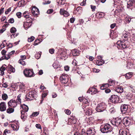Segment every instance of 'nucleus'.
Returning <instances> with one entry per match:
<instances>
[{"label": "nucleus", "instance_id": "f257e3e1", "mask_svg": "<svg viewBox=\"0 0 135 135\" xmlns=\"http://www.w3.org/2000/svg\"><path fill=\"white\" fill-rule=\"evenodd\" d=\"M127 41H118L117 42V47L118 49H123L128 47Z\"/></svg>", "mask_w": 135, "mask_h": 135}, {"label": "nucleus", "instance_id": "f03ea898", "mask_svg": "<svg viewBox=\"0 0 135 135\" xmlns=\"http://www.w3.org/2000/svg\"><path fill=\"white\" fill-rule=\"evenodd\" d=\"M23 74L25 76L27 77L31 78L35 75L32 70L27 69H26L24 70Z\"/></svg>", "mask_w": 135, "mask_h": 135}, {"label": "nucleus", "instance_id": "7ed1b4c3", "mask_svg": "<svg viewBox=\"0 0 135 135\" xmlns=\"http://www.w3.org/2000/svg\"><path fill=\"white\" fill-rule=\"evenodd\" d=\"M36 94L34 91H30L28 94L26 95V99L27 100H31L33 99L36 96Z\"/></svg>", "mask_w": 135, "mask_h": 135}, {"label": "nucleus", "instance_id": "20e7f679", "mask_svg": "<svg viewBox=\"0 0 135 135\" xmlns=\"http://www.w3.org/2000/svg\"><path fill=\"white\" fill-rule=\"evenodd\" d=\"M110 100V102L114 103H120L121 102L119 97L117 95H113L111 96Z\"/></svg>", "mask_w": 135, "mask_h": 135}, {"label": "nucleus", "instance_id": "39448f33", "mask_svg": "<svg viewBox=\"0 0 135 135\" xmlns=\"http://www.w3.org/2000/svg\"><path fill=\"white\" fill-rule=\"evenodd\" d=\"M106 105L104 103H101L98 104L96 108V110L98 112H103L106 108Z\"/></svg>", "mask_w": 135, "mask_h": 135}, {"label": "nucleus", "instance_id": "423d86ee", "mask_svg": "<svg viewBox=\"0 0 135 135\" xmlns=\"http://www.w3.org/2000/svg\"><path fill=\"white\" fill-rule=\"evenodd\" d=\"M61 82L64 84L66 83L68 81V78L67 75L62 74L60 78Z\"/></svg>", "mask_w": 135, "mask_h": 135}, {"label": "nucleus", "instance_id": "0eeeda50", "mask_svg": "<svg viewBox=\"0 0 135 135\" xmlns=\"http://www.w3.org/2000/svg\"><path fill=\"white\" fill-rule=\"evenodd\" d=\"M8 107H10L14 108L17 106V103L15 100L12 99L8 102Z\"/></svg>", "mask_w": 135, "mask_h": 135}, {"label": "nucleus", "instance_id": "6e6552de", "mask_svg": "<svg viewBox=\"0 0 135 135\" xmlns=\"http://www.w3.org/2000/svg\"><path fill=\"white\" fill-rule=\"evenodd\" d=\"M31 12L32 15L35 16H37L39 14V10L36 7H33L32 8Z\"/></svg>", "mask_w": 135, "mask_h": 135}, {"label": "nucleus", "instance_id": "1a4fd4ad", "mask_svg": "<svg viewBox=\"0 0 135 135\" xmlns=\"http://www.w3.org/2000/svg\"><path fill=\"white\" fill-rule=\"evenodd\" d=\"M122 122L121 120L119 118H117L114 121H112L111 123L113 125H114L116 127H118L120 125Z\"/></svg>", "mask_w": 135, "mask_h": 135}, {"label": "nucleus", "instance_id": "9d476101", "mask_svg": "<svg viewBox=\"0 0 135 135\" xmlns=\"http://www.w3.org/2000/svg\"><path fill=\"white\" fill-rule=\"evenodd\" d=\"M6 105L5 102H2L0 103V111L4 112L6 110Z\"/></svg>", "mask_w": 135, "mask_h": 135}, {"label": "nucleus", "instance_id": "9b49d317", "mask_svg": "<svg viewBox=\"0 0 135 135\" xmlns=\"http://www.w3.org/2000/svg\"><path fill=\"white\" fill-rule=\"evenodd\" d=\"M101 128V131L103 133H107L109 132H111L112 129L111 127H102Z\"/></svg>", "mask_w": 135, "mask_h": 135}, {"label": "nucleus", "instance_id": "f8f14e48", "mask_svg": "<svg viewBox=\"0 0 135 135\" xmlns=\"http://www.w3.org/2000/svg\"><path fill=\"white\" fill-rule=\"evenodd\" d=\"M130 119L128 117H125L123 120V123L126 127L129 125L130 123Z\"/></svg>", "mask_w": 135, "mask_h": 135}, {"label": "nucleus", "instance_id": "ddd939ff", "mask_svg": "<svg viewBox=\"0 0 135 135\" xmlns=\"http://www.w3.org/2000/svg\"><path fill=\"white\" fill-rule=\"evenodd\" d=\"M60 13L61 15H63L65 17H68L69 15V13L66 11L62 9H60Z\"/></svg>", "mask_w": 135, "mask_h": 135}, {"label": "nucleus", "instance_id": "4468645a", "mask_svg": "<svg viewBox=\"0 0 135 135\" xmlns=\"http://www.w3.org/2000/svg\"><path fill=\"white\" fill-rule=\"evenodd\" d=\"M31 21L25 22L24 23V27L25 29L29 28L31 25Z\"/></svg>", "mask_w": 135, "mask_h": 135}, {"label": "nucleus", "instance_id": "2eb2a0df", "mask_svg": "<svg viewBox=\"0 0 135 135\" xmlns=\"http://www.w3.org/2000/svg\"><path fill=\"white\" fill-rule=\"evenodd\" d=\"M89 90L90 91V93L91 94H95L98 93L97 89L91 87L89 88Z\"/></svg>", "mask_w": 135, "mask_h": 135}, {"label": "nucleus", "instance_id": "dca6fc26", "mask_svg": "<svg viewBox=\"0 0 135 135\" xmlns=\"http://www.w3.org/2000/svg\"><path fill=\"white\" fill-rule=\"evenodd\" d=\"M21 107H22L23 110H21L23 112L26 113L27 112L28 110V107L25 104H23L21 105Z\"/></svg>", "mask_w": 135, "mask_h": 135}, {"label": "nucleus", "instance_id": "f3484780", "mask_svg": "<svg viewBox=\"0 0 135 135\" xmlns=\"http://www.w3.org/2000/svg\"><path fill=\"white\" fill-rule=\"evenodd\" d=\"M8 72L9 73L12 72L13 73H14L15 71V69L11 65L8 66Z\"/></svg>", "mask_w": 135, "mask_h": 135}, {"label": "nucleus", "instance_id": "a211bd4d", "mask_svg": "<svg viewBox=\"0 0 135 135\" xmlns=\"http://www.w3.org/2000/svg\"><path fill=\"white\" fill-rule=\"evenodd\" d=\"M14 108L10 107H8V108L6 110V112L8 114L12 113L14 112Z\"/></svg>", "mask_w": 135, "mask_h": 135}, {"label": "nucleus", "instance_id": "6ab92c4d", "mask_svg": "<svg viewBox=\"0 0 135 135\" xmlns=\"http://www.w3.org/2000/svg\"><path fill=\"white\" fill-rule=\"evenodd\" d=\"M30 14L27 11H25L23 14V16L26 19H31L30 16Z\"/></svg>", "mask_w": 135, "mask_h": 135}, {"label": "nucleus", "instance_id": "aec40b11", "mask_svg": "<svg viewBox=\"0 0 135 135\" xmlns=\"http://www.w3.org/2000/svg\"><path fill=\"white\" fill-rule=\"evenodd\" d=\"M115 90L117 92L119 93H122L123 90V88L121 86H118L116 87Z\"/></svg>", "mask_w": 135, "mask_h": 135}, {"label": "nucleus", "instance_id": "412c9836", "mask_svg": "<svg viewBox=\"0 0 135 135\" xmlns=\"http://www.w3.org/2000/svg\"><path fill=\"white\" fill-rule=\"evenodd\" d=\"M79 51L76 49H74L72 51V54L74 56H76L79 55Z\"/></svg>", "mask_w": 135, "mask_h": 135}, {"label": "nucleus", "instance_id": "4be33fe9", "mask_svg": "<svg viewBox=\"0 0 135 135\" xmlns=\"http://www.w3.org/2000/svg\"><path fill=\"white\" fill-rule=\"evenodd\" d=\"M21 119L23 120L26 119L27 117L26 114L25 113V112H23L22 110H21Z\"/></svg>", "mask_w": 135, "mask_h": 135}, {"label": "nucleus", "instance_id": "5701e85b", "mask_svg": "<svg viewBox=\"0 0 135 135\" xmlns=\"http://www.w3.org/2000/svg\"><path fill=\"white\" fill-rule=\"evenodd\" d=\"M94 129L93 130L90 128H89L86 131V133L88 135H93L94 134L93 131Z\"/></svg>", "mask_w": 135, "mask_h": 135}, {"label": "nucleus", "instance_id": "b1692460", "mask_svg": "<svg viewBox=\"0 0 135 135\" xmlns=\"http://www.w3.org/2000/svg\"><path fill=\"white\" fill-rule=\"evenodd\" d=\"M4 66H6V65H4L0 69L1 75H4V71L6 69V68L4 67Z\"/></svg>", "mask_w": 135, "mask_h": 135}, {"label": "nucleus", "instance_id": "393cba45", "mask_svg": "<svg viewBox=\"0 0 135 135\" xmlns=\"http://www.w3.org/2000/svg\"><path fill=\"white\" fill-rule=\"evenodd\" d=\"M10 58V56H9L8 54L3 56L0 59V60L1 61L3 59H6L7 60Z\"/></svg>", "mask_w": 135, "mask_h": 135}, {"label": "nucleus", "instance_id": "a878e982", "mask_svg": "<svg viewBox=\"0 0 135 135\" xmlns=\"http://www.w3.org/2000/svg\"><path fill=\"white\" fill-rule=\"evenodd\" d=\"M104 63V61L103 60H97L96 63L99 66L102 65Z\"/></svg>", "mask_w": 135, "mask_h": 135}, {"label": "nucleus", "instance_id": "bb28decb", "mask_svg": "<svg viewBox=\"0 0 135 135\" xmlns=\"http://www.w3.org/2000/svg\"><path fill=\"white\" fill-rule=\"evenodd\" d=\"M128 109V106L126 105H124L121 107V109L122 111H126Z\"/></svg>", "mask_w": 135, "mask_h": 135}, {"label": "nucleus", "instance_id": "cd10ccee", "mask_svg": "<svg viewBox=\"0 0 135 135\" xmlns=\"http://www.w3.org/2000/svg\"><path fill=\"white\" fill-rule=\"evenodd\" d=\"M132 76V73L131 72L127 73L125 75L126 78L129 79L131 78Z\"/></svg>", "mask_w": 135, "mask_h": 135}, {"label": "nucleus", "instance_id": "c85d7f7f", "mask_svg": "<svg viewBox=\"0 0 135 135\" xmlns=\"http://www.w3.org/2000/svg\"><path fill=\"white\" fill-rule=\"evenodd\" d=\"M48 92V91H46L45 92H44L42 94V99L41 100V103H42V102L44 100V98H45L47 96Z\"/></svg>", "mask_w": 135, "mask_h": 135}, {"label": "nucleus", "instance_id": "c756f323", "mask_svg": "<svg viewBox=\"0 0 135 135\" xmlns=\"http://www.w3.org/2000/svg\"><path fill=\"white\" fill-rule=\"evenodd\" d=\"M127 67L129 69H131L133 67V65L131 62H128L127 63Z\"/></svg>", "mask_w": 135, "mask_h": 135}, {"label": "nucleus", "instance_id": "7c9ffc66", "mask_svg": "<svg viewBox=\"0 0 135 135\" xmlns=\"http://www.w3.org/2000/svg\"><path fill=\"white\" fill-rule=\"evenodd\" d=\"M133 95L132 93H129L126 96V98L129 100H130L133 97Z\"/></svg>", "mask_w": 135, "mask_h": 135}, {"label": "nucleus", "instance_id": "2f4dec72", "mask_svg": "<svg viewBox=\"0 0 135 135\" xmlns=\"http://www.w3.org/2000/svg\"><path fill=\"white\" fill-rule=\"evenodd\" d=\"M109 84H108L109 86H114L115 85L114 81L111 80H109Z\"/></svg>", "mask_w": 135, "mask_h": 135}, {"label": "nucleus", "instance_id": "473e14b6", "mask_svg": "<svg viewBox=\"0 0 135 135\" xmlns=\"http://www.w3.org/2000/svg\"><path fill=\"white\" fill-rule=\"evenodd\" d=\"M20 88L21 89H25V85L23 83H20L19 85Z\"/></svg>", "mask_w": 135, "mask_h": 135}, {"label": "nucleus", "instance_id": "72a5a7b5", "mask_svg": "<svg viewBox=\"0 0 135 135\" xmlns=\"http://www.w3.org/2000/svg\"><path fill=\"white\" fill-rule=\"evenodd\" d=\"M2 98L3 100H6L8 98V96L6 94L3 93L2 95Z\"/></svg>", "mask_w": 135, "mask_h": 135}, {"label": "nucleus", "instance_id": "f704fd0d", "mask_svg": "<svg viewBox=\"0 0 135 135\" xmlns=\"http://www.w3.org/2000/svg\"><path fill=\"white\" fill-rule=\"evenodd\" d=\"M6 40H4L1 45L0 47L1 49L3 48L5 46V45L7 44L6 42Z\"/></svg>", "mask_w": 135, "mask_h": 135}, {"label": "nucleus", "instance_id": "c9c22d12", "mask_svg": "<svg viewBox=\"0 0 135 135\" xmlns=\"http://www.w3.org/2000/svg\"><path fill=\"white\" fill-rule=\"evenodd\" d=\"M66 55L65 52L64 51L61 53L60 56H61V59H63V57L65 58L66 57Z\"/></svg>", "mask_w": 135, "mask_h": 135}, {"label": "nucleus", "instance_id": "e433bc0d", "mask_svg": "<svg viewBox=\"0 0 135 135\" xmlns=\"http://www.w3.org/2000/svg\"><path fill=\"white\" fill-rule=\"evenodd\" d=\"M119 133L121 135H127L126 131H123L122 130L120 129Z\"/></svg>", "mask_w": 135, "mask_h": 135}, {"label": "nucleus", "instance_id": "4c0bfd02", "mask_svg": "<svg viewBox=\"0 0 135 135\" xmlns=\"http://www.w3.org/2000/svg\"><path fill=\"white\" fill-rule=\"evenodd\" d=\"M133 1H130L129 2H128L127 3V7L129 8V7L131 6H132L133 5Z\"/></svg>", "mask_w": 135, "mask_h": 135}, {"label": "nucleus", "instance_id": "58836bf2", "mask_svg": "<svg viewBox=\"0 0 135 135\" xmlns=\"http://www.w3.org/2000/svg\"><path fill=\"white\" fill-rule=\"evenodd\" d=\"M21 96V94H19L17 97V98L16 100V101L17 102H19V104L21 103V99L20 98Z\"/></svg>", "mask_w": 135, "mask_h": 135}, {"label": "nucleus", "instance_id": "ea45409f", "mask_svg": "<svg viewBox=\"0 0 135 135\" xmlns=\"http://www.w3.org/2000/svg\"><path fill=\"white\" fill-rule=\"evenodd\" d=\"M109 86L108 84H105L104 85H103L102 86L100 87V89L102 90H104L105 89L107 88V87Z\"/></svg>", "mask_w": 135, "mask_h": 135}, {"label": "nucleus", "instance_id": "a19ab883", "mask_svg": "<svg viewBox=\"0 0 135 135\" xmlns=\"http://www.w3.org/2000/svg\"><path fill=\"white\" fill-rule=\"evenodd\" d=\"M132 38H131V41H132V40H133V42L134 43L135 42V33H133L131 35Z\"/></svg>", "mask_w": 135, "mask_h": 135}, {"label": "nucleus", "instance_id": "79ce46f5", "mask_svg": "<svg viewBox=\"0 0 135 135\" xmlns=\"http://www.w3.org/2000/svg\"><path fill=\"white\" fill-rule=\"evenodd\" d=\"M18 62L23 65H25V62L22 59H20L18 61Z\"/></svg>", "mask_w": 135, "mask_h": 135}, {"label": "nucleus", "instance_id": "37998d69", "mask_svg": "<svg viewBox=\"0 0 135 135\" xmlns=\"http://www.w3.org/2000/svg\"><path fill=\"white\" fill-rule=\"evenodd\" d=\"M41 54L39 52L37 53L35 55V57L37 59H38L41 56Z\"/></svg>", "mask_w": 135, "mask_h": 135}, {"label": "nucleus", "instance_id": "c03bdc74", "mask_svg": "<svg viewBox=\"0 0 135 135\" xmlns=\"http://www.w3.org/2000/svg\"><path fill=\"white\" fill-rule=\"evenodd\" d=\"M16 31V28L14 27H12L10 29V31L11 33H14Z\"/></svg>", "mask_w": 135, "mask_h": 135}, {"label": "nucleus", "instance_id": "a18cd8bd", "mask_svg": "<svg viewBox=\"0 0 135 135\" xmlns=\"http://www.w3.org/2000/svg\"><path fill=\"white\" fill-rule=\"evenodd\" d=\"M19 126V123L18 122H16L13 124H11V127H18Z\"/></svg>", "mask_w": 135, "mask_h": 135}, {"label": "nucleus", "instance_id": "49530a36", "mask_svg": "<svg viewBox=\"0 0 135 135\" xmlns=\"http://www.w3.org/2000/svg\"><path fill=\"white\" fill-rule=\"evenodd\" d=\"M126 21L127 22L129 23L131 20V18L129 17H126Z\"/></svg>", "mask_w": 135, "mask_h": 135}, {"label": "nucleus", "instance_id": "de8ad7c7", "mask_svg": "<svg viewBox=\"0 0 135 135\" xmlns=\"http://www.w3.org/2000/svg\"><path fill=\"white\" fill-rule=\"evenodd\" d=\"M34 39V37L33 36H32L28 38V41L29 42L32 41Z\"/></svg>", "mask_w": 135, "mask_h": 135}, {"label": "nucleus", "instance_id": "09e8293b", "mask_svg": "<svg viewBox=\"0 0 135 135\" xmlns=\"http://www.w3.org/2000/svg\"><path fill=\"white\" fill-rule=\"evenodd\" d=\"M39 113L38 112H35L33 113L32 114V117H35L37 116Z\"/></svg>", "mask_w": 135, "mask_h": 135}, {"label": "nucleus", "instance_id": "8fccbe9b", "mask_svg": "<svg viewBox=\"0 0 135 135\" xmlns=\"http://www.w3.org/2000/svg\"><path fill=\"white\" fill-rule=\"evenodd\" d=\"M65 112L67 115H70L71 113L70 110L68 109H65Z\"/></svg>", "mask_w": 135, "mask_h": 135}, {"label": "nucleus", "instance_id": "3c124183", "mask_svg": "<svg viewBox=\"0 0 135 135\" xmlns=\"http://www.w3.org/2000/svg\"><path fill=\"white\" fill-rule=\"evenodd\" d=\"M16 15L18 18H20L22 16L21 13L20 12H18L16 13Z\"/></svg>", "mask_w": 135, "mask_h": 135}, {"label": "nucleus", "instance_id": "603ef678", "mask_svg": "<svg viewBox=\"0 0 135 135\" xmlns=\"http://www.w3.org/2000/svg\"><path fill=\"white\" fill-rule=\"evenodd\" d=\"M89 122H91V123H93L94 121V118L93 117H90L89 118Z\"/></svg>", "mask_w": 135, "mask_h": 135}, {"label": "nucleus", "instance_id": "864d4df0", "mask_svg": "<svg viewBox=\"0 0 135 135\" xmlns=\"http://www.w3.org/2000/svg\"><path fill=\"white\" fill-rule=\"evenodd\" d=\"M11 8L10 7L8 9H7L5 11V13L6 14H7L9 12L11 11Z\"/></svg>", "mask_w": 135, "mask_h": 135}, {"label": "nucleus", "instance_id": "5fc2aeb1", "mask_svg": "<svg viewBox=\"0 0 135 135\" xmlns=\"http://www.w3.org/2000/svg\"><path fill=\"white\" fill-rule=\"evenodd\" d=\"M86 0H83V2L81 3L80 5L82 6H85L86 3Z\"/></svg>", "mask_w": 135, "mask_h": 135}, {"label": "nucleus", "instance_id": "6e6d98bb", "mask_svg": "<svg viewBox=\"0 0 135 135\" xmlns=\"http://www.w3.org/2000/svg\"><path fill=\"white\" fill-rule=\"evenodd\" d=\"M53 11V9H50L47 10V13L48 14H50L52 13Z\"/></svg>", "mask_w": 135, "mask_h": 135}, {"label": "nucleus", "instance_id": "4d7b16f0", "mask_svg": "<svg viewBox=\"0 0 135 135\" xmlns=\"http://www.w3.org/2000/svg\"><path fill=\"white\" fill-rule=\"evenodd\" d=\"M109 111L111 113H113L115 111V109L113 107L111 108L109 110Z\"/></svg>", "mask_w": 135, "mask_h": 135}, {"label": "nucleus", "instance_id": "13d9d810", "mask_svg": "<svg viewBox=\"0 0 135 135\" xmlns=\"http://www.w3.org/2000/svg\"><path fill=\"white\" fill-rule=\"evenodd\" d=\"M93 71L94 72L97 73L99 72V70L98 69L94 68L93 69Z\"/></svg>", "mask_w": 135, "mask_h": 135}, {"label": "nucleus", "instance_id": "bf43d9fd", "mask_svg": "<svg viewBox=\"0 0 135 135\" xmlns=\"http://www.w3.org/2000/svg\"><path fill=\"white\" fill-rule=\"evenodd\" d=\"M65 70L68 71H69V68L68 66H66L64 67Z\"/></svg>", "mask_w": 135, "mask_h": 135}, {"label": "nucleus", "instance_id": "052dcab7", "mask_svg": "<svg viewBox=\"0 0 135 135\" xmlns=\"http://www.w3.org/2000/svg\"><path fill=\"white\" fill-rule=\"evenodd\" d=\"M57 2L59 4H62V0H57Z\"/></svg>", "mask_w": 135, "mask_h": 135}, {"label": "nucleus", "instance_id": "680f3d73", "mask_svg": "<svg viewBox=\"0 0 135 135\" xmlns=\"http://www.w3.org/2000/svg\"><path fill=\"white\" fill-rule=\"evenodd\" d=\"M91 8L92 9V11H95V9L96 8V6H92V5L91 6Z\"/></svg>", "mask_w": 135, "mask_h": 135}, {"label": "nucleus", "instance_id": "e2e57ef3", "mask_svg": "<svg viewBox=\"0 0 135 135\" xmlns=\"http://www.w3.org/2000/svg\"><path fill=\"white\" fill-rule=\"evenodd\" d=\"M14 131H17L19 129V127H11Z\"/></svg>", "mask_w": 135, "mask_h": 135}, {"label": "nucleus", "instance_id": "0e129e2a", "mask_svg": "<svg viewBox=\"0 0 135 135\" xmlns=\"http://www.w3.org/2000/svg\"><path fill=\"white\" fill-rule=\"evenodd\" d=\"M9 22L11 23H13L14 22V20L13 18H11L9 20Z\"/></svg>", "mask_w": 135, "mask_h": 135}, {"label": "nucleus", "instance_id": "69168bd1", "mask_svg": "<svg viewBox=\"0 0 135 135\" xmlns=\"http://www.w3.org/2000/svg\"><path fill=\"white\" fill-rule=\"evenodd\" d=\"M54 51V49H50L49 50V52L51 54H53Z\"/></svg>", "mask_w": 135, "mask_h": 135}, {"label": "nucleus", "instance_id": "338daca9", "mask_svg": "<svg viewBox=\"0 0 135 135\" xmlns=\"http://www.w3.org/2000/svg\"><path fill=\"white\" fill-rule=\"evenodd\" d=\"M57 96V95L56 93H52V98H54L56 97Z\"/></svg>", "mask_w": 135, "mask_h": 135}, {"label": "nucleus", "instance_id": "774afa93", "mask_svg": "<svg viewBox=\"0 0 135 135\" xmlns=\"http://www.w3.org/2000/svg\"><path fill=\"white\" fill-rule=\"evenodd\" d=\"M75 20V18L74 17L71 18H70V21L71 23H73Z\"/></svg>", "mask_w": 135, "mask_h": 135}]
</instances>
